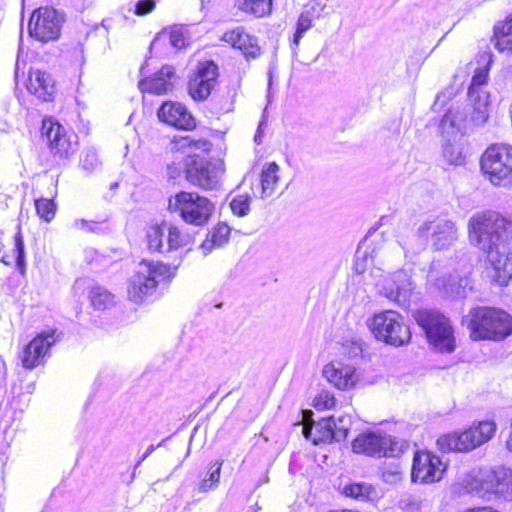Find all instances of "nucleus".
Listing matches in <instances>:
<instances>
[{"label":"nucleus","mask_w":512,"mask_h":512,"mask_svg":"<svg viewBox=\"0 0 512 512\" xmlns=\"http://www.w3.org/2000/svg\"><path fill=\"white\" fill-rule=\"evenodd\" d=\"M224 172L225 166L221 160L209 161L196 154L185 160L186 180L203 190H217Z\"/></svg>","instance_id":"obj_10"},{"label":"nucleus","mask_w":512,"mask_h":512,"mask_svg":"<svg viewBox=\"0 0 512 512\" xmlns=\"http://www.w3.org/2000/svg\"><path fill=\"white\" fill-rule=\"evenodd\" d=\"M368 326L377 340L394 347L404 346L411 339L409 325L404 317L394 310L375 314L369 320Z\"/></svg>","instance_id":"obj_6"},{"label":"nucleus","mask_w":512,"mask_h":512,"mask_svg":"<svg viewBox=\"0 0 512 512\" xmlns=\"http://www.w3.org/2000/svg\"><path fill=\"white\" fill-rule=\"evenodd\" d=\"M279 166L275 162L266 163L261 172V197L271 196L279 182Z\"/></svg>","instance_id":"obj_32"},{"label":"nucleus","mask_w":512,"mask_h":512,"mask_svg":"<svg viewBox=\"0 0 512 512\" xmlns=\"http://www.w3.org/2000/svg\"><path fill=\"white\" fill-rule=\"evenodd\" d=\"M446 464L439 456L428 451H417L413 458L411 479L413 482L435 483L442 479Z\"/></svg>","instance_id":"obj_13"},{"label":"nucleus","mask_w":512,"mask_h":512,"mask_svg":"<svg viewBox=\"0 0 512 512\" xmlns=\"http://www.w3.org/2000/svg\"><path fill=\"white\" fill-rule=\"evenodd\" d=\"M312 22V15L308 11L300 14L296 24V32L293 37V44L295 46L299 45L303 35L312 27Z\"/></svg>","instance_id":"obj_41"},{"label":"nucleus","mask_w":512,"mask_h":512,"mask_svg":"<svg viewBox=\"0 0 512 512\" xmlns=\"http://www.w3.org/2000/svg\"><path fill=\"white\" fill-rule=\"evenodd\" d=\"M434 285L452 299L465 298L467 291L471 289L469 287V279L466 276L451 275L448 280L436 279Z\"/></svg>","instance_id":"obj_25"},{"label":"nucleus","mask_w":512,"mask_h":512,"mask_svg":"<svg viewBox=\"0 0 512 512\" xmlns=\"http://www.w3.org/2000/svg\"><path fill=\"white\" fill-rule=\"evenodd\" d=\"M34 86V96L43 102H53L57 95V84L54 76L47 71H38Z\"/></svg>","instance_id":"obj_26"},{"label":"nucleus","mask_w":512,"mask_h":512,"mask_svg":"<svg viewBox=\"0 0 512 512\" xmlns=\"http://www.w3.org/2000/svg\"><path fill=\"white\" fill-rule=\"evenodd\" d=\"M22 19L24 18V9L21 11Z\"/></svg>","instance_id":"obj_60"},{"label":"nucleus","mask_w":512,"mask_h":512,"mask_svg":"<svg viewBox=\"0 0 512 512\" xmlns=\"http://www.w3.org/2000/svg\"><path fill=\"white\" fill-rule=\"evenodd\" d=\"M155 8L154 0H137L134 3L135 14L143 16L152 12Z\"/></svg>","instance_id":"obj_48"},{"label":"nucleus","mask_w":512,"mask_h":512,"mask_svg":"<svg viewBox=\"0 0 512 512\" xmlns=\"http://www.w3.org/2000/svg\"><path fill=\"white\" fill-rule=\"evenodd\" d=\"M222 462H216L209 469V477L208 480L214 487L217 486L220 480V471H221Z\"/></svg>","instance_id":"obj_52"},{"label":"nucleus","mask_w":512,"mask_h":512,"mask_svg":"<svg viewBox=\"0 0 512 512\" xmlns=\"http://www.w3.org/2000/svg\"><path fill=\"white\" fill-rule=\"evenodd\" d=\"M34 39L42 43L57 41L65 21L64 13L53 7H40L34 10Z\"/></svg>","instance_id":"obj_12"},{"label":"nucleus","mask_w":512,"mask_h":512,"mask_svg":"<svg viewBox=\"0 0 512 512\" xmlns=\"http://www.w3.org/2000/svg\"><path fill=\"white\" fill-rule=\"evenodd\" d=\"M468 240L472 246L485 254L493 268V278L501 286L512 279V258L506 243L512 240V216L486 210L474 213L467 224Z\"/></svg>","instance_id":"obj_1"},{"label":"nucleus","mask_w":512,"mask_h":512,"mask_svg":"<svg viewBox=\"0 0 512 512\" xmlns=\"http://www.w3.org/2000/svg\"><path fill=\"white\" fill-rule=\"evenodd\" d=\"M13 253V255H9L2 252V244L0 243V261L6 265H11L15 262L17 270L21 275H24L26 270L25 250L23 237L20 233L15 236V248Z\"/></svg>","instance_id":"obj_31"},{"label":"nucleus","mask_w":512,"mask_h":512,"mask_svg":"<svg viewBox=\"0 0 512 512\" xmlns=\"http://www.w3.org/2000/svg\"><path fill=\"white\" fill-rule=\"evenodd\" d=\"M496 429L494 421H480L464 431L442 435L438 438L437 444L443 452H468L488 442Z\"/></svg>","instance_id":"obj_5"},{"label":"nucleus","mask_w":512,"mask_h":512,"mask_svg":"<svg viewBox=\"0 0 512 512\" xmlns=\"http://www.w3.org/2000/svg\"><path fill=\"white\" fill-rule=\"evenodd\" d=\"M343 493L358 501H371L377 497L376 490L368 483H351L343 488Z\"/></svg>","instance_id":"obj_34"},{"label":"nucleus","mask_w":512,"mask_h":512,"mask_svg":"<svg viewBox=\"0 0 512 512\" xmlns=\"http://www.w3.org/2000/svg\"><path fill=\"white\" fill-rule=\"evenodd\" d=\"M428 239L435 250H443L451 246L458 238L455 222L435 217L423 222Z\"/></svg>","instance_id":"obj_16"},{"label":"nucleus","mask_w":512,"mask_h":512,"mask_svg":"<svg viewBox=\"0 0 512 512\" xmlns=\"http://www.w3.org/2000/svg\"><path fill=\"white\" fill-rule=\"evenodd\" d=\"M481 169L494 186L512 187V146H489L481 157Z\"/></svg>","instance_id":"obj_9"},{"label":"nucleus","mask_w":512,"mask_h":512,"mask_svg":"<svg viewBox=\"0 0 512 512\" xmlns=\"http://www.w3.org/2000/svg\"><path fill=\"white\" fill-rule=\"evenodd\" d=\"M165 227L167 223L164 222L160 226H153L147 233L148 247L152 251L166 252V245L163 242L165 237Z\"/></svg>","instance_id":"obj_38"},{"label":"nucleus","mask_w":512,"mask_h":512,"mask_svg":"<svg viewBox=\"0 0 512 512\" xmlns=\"http://www.w3.org/2000/svg\"><path fill=\"white\" fill-rule=\"evenodd\" d=\"M493 41L499 52L512 54V15L495 26Z\"/></svg>","instance_id":"obj_29"},{"label":"nucleus","mask_w":512,"mask_h":512,"mask_svg":"<svg viewBox=\"0 0 512 512\" xmlns=\"http://www.w3.org/2000/svg\"><path fill=\"white\" fill-rule=\"evenodd\" d=\"M155 449H156V447L153 444L150 445L147 448L146 452L142 455V457L138 461L137 466L140 465Z\"/></svg>","instance_id":"obj_55"},{"label":"nucleus","mask_w":512,"mask_h":512,"mask_svg":"<svg viewBox=\"0 0 512 512\" xmlns=\"http://www.w3.org/2000/svg\"><path fill=\"white\" fill-rule=\"evenodd\" d=\"M467 112L465 109L452 108L442 118L440 129L447 136L456 135L466 128Z\"/></svg>","instance_id":"obj_27"},{"label":"nucleus","mask_w":512,"mask_h":512,"mask_svg":"<svg viewBox=\"0 0 512 512\" xmlns=\"http://www.w3.org/2000/svg\"><path fill=\"white\" fill-rule=\"evenodd\" d=\"M157 116L161 122L177 129L191 130L195 127L191 113L178 102H164L158 109Z\"/></svg>","instance_id":"obj_19"},{"label":"nucleus","mask_w":512,"mask_h":512,"mask_svg":"<svg viewBox=\"0 0 512 512\" xmlns=\"http://www.w3.org/2000/svg\"><path fill=\"white\" fill-rule=\"evenodd\" d=\"M118 187V183L114 182L111 184V189H116Z\"/></svg>","instance_id":"obj_57"},{"label":"nucleus","mask_w":512,"mask_h":512,"mask_svg":"<svg viewBox=\"0 0 512 512\" xmlns=\"http://www.w3.org/2000/svg\"><path fill=\"white\" fill-rule=\"evenodd\" d=\"M62 333L55 327H48L36 332L34 336V368L43 365L50 357V349L61 338Z\"/></svg>","instance_id":"obj_23"},{"label":"nucleus","mask_w":512,"mask_h":512,"mask_svg":"<svg viewBox=\"0 0 512 512\" xmlns=\"http://www.w3.org/2000/svg\"><path fill=\"white\" fill-rule=\"evenodd\" d=\"M335 405V398L329 392H320L313 400V406L317 410L330 409Z\"/></svg>","instance_id":"obj_46"},{"label":"nucleus","mask_w":512,"mask_h":512,"mask_svg":"<svg viewBox=\"0 0 512 512\" xmlns=\"http://www.w3.org/2000/svg\"><path fill=\"white\" fill-rule=\"evenodd\" d=\"M231 229L225 223H218L207 238L201 244L204 254L211 252L214 248L225 245L230 237Z\"/></svg>","instance_id":"obj_30"},{"label":"nucleus","mask_w":512,"mask_h":512,"mask_svg":"<svg viewBox=\"0 0 512 512\" xmlns=\"http://www.w3.org/2000/svg\"><path fill=\"white\" fill-rule=\"evenodd\" d=\"M323 376L339 390H348L357 382L355 368L339 361H332L323 368Z\"/></svg>","instance_id":"obj_20"},{"label":"nucleus","mask_w":512,"mask_h":512,"mask_svg":"<svg viewBox=\"0 0 512 512\" xmlns=\"http://www.w3.org/2000/svg\"><path fill=\"white\" fill-rule=\"evenodd\" d=\"M413 317L436 350L447 353L455 350L453 328L447 317L437 311L426 309L415 311Z\"/></svg>","instance_id":"obj_8"},{"label":"nucleus","mask_w":512,"mask_h":512,"mask_svg":"<svg viewBox=\"0 0 512 512\" xmlns=\"http://www.w3.org/2000/svg\"><path fill=\"white\" fill-rule=\"evenodd\" d=\"M183 170L185 171V163L172 162L167 166V175L170 179H176L181 175Z\"/></svg>","instance_id":"obj_51"},{"label":"nucleus","mask_w":512,"mask_h":512,"mask_svg":"<svg viewBox=\"0 0 512 512\" xmlns=\"http://www.w3.org/2000/svg\"><path fill=\"white\" fill-rule=\"evenodd\" d=\"M26 30L29 38H32V12L28 13Z\"/></svg>","instance_id":"obj_56"},{"label":"nucleus","mask_w":512,"mask_h":512,"mask_svg":"<svg viewBox=\"0 0 512 512\" xmlns=\"http://www.w3.org/2000/svg\"><path fill=\"white\" fill-rule=\"evenodd\" d=\"M473 340H501L512 334V316L489 307L472 309L463 318Z\"/></svg>","instance_id":"obj_2"},{"label":"nucleus","mask_w":512,"mask_h":512,"mask_svg":"<svg viewBox=\"0 0 512 512\" xmlns=\"http://www.w3.org/2000/svg\"><path fill=\"white\" fill-rule=\"evenodd\" d=\"M237 7L256 17H264L272 9V0H236Z\"/></svg>","instance_id":"obj_35"},{"label":"nucleus","mask_w":512,"mask_h":512,"mask_svg":"<svg viewBox=\"0 0 512 512\" xmlns=\"http://www.w3.org/2000/svg\"><path fill=\"white\" fill-rule=\"evenodd\" d=\"M443 157L449 164L458 165L462 162L460 152L451 144L446 143L443 145Z\"/></svg>","instance_id":"obj_47"},{"label":"nucleus","mask_w":512,"mask_h":512,"mask_svg":"<svg viewBox=\"0 0 512 512\" xmlns=\"http://www.w3.org/2000/svg\"><path fill=\"white\" fill-rule=\"evenodd\" d=\"M251 197L248 194L235 196L230 202V208L233 214L244 217L250 211Z\"/></svg>","instance_id":"obj_43"},{"label":"nucleus","mask_w":512,"mask_h":512,"mask_svg":"<svg viewBox=\"0 0 512 512\" xmlns=\"http://www.w3.org/2000/svg\"><path fill=\"white\" fill-rule=\"evenodd\" d=\"M81 167L88 171H94L99 165L100 161L96 151L94 150H86L83 152V155L80 160Z\"/></svg>","instance_id":"obj_45"},{"label":"nucleus","mask_w":512,"mask_h":512,"mask_svg":"<svg viewBox=\"0 0 512 512\" xmlns=\"http://www.w3.org/2000/svg\"><path fill=\"white\" fill-rule=\"evenodd\" d=\"M168 209L187 224L203 226L213 214L214 204L198 193L181 191L169 198Z\"/></svg>","instance_id":"obj_7"},{"label":"nucleus","mask_w":512,"mask_h":512,"mask_svg":"<svg viewBox=\"0 0 512 512\" xmlns=\"http://www.w3.org/2000/svg\"><path fill=\"white\" fill-rule=\"evenodd\" d=\"M169 42L176 49L185 47L187 37L181 28H174L170 31L163 30L157 34L151 43V49L156 48L160 43Z\"/></svg>","instance_id":"obj_33"},{"label":"nucleus","mask_w":512,"mask_h":512,"mask_svg":"<svg viewBox=\"0 0 512 512\" xmlns=\"http://www.w3.org/2000/svg\"><path fill=\"white\" fill-rule=\"evenodd\" d=\"M173 276L172 268L161 262L144 260L131 277L128 296L135 303H142L152 295L161 281Z\"/></svg>","instance_id":"obj_4"},{"label":"nucleus","mask_w":512,"mask_h":512,"mask_svg":"<svg viewBox=\"0 0 512 512\" xmlns=\"http://www.w3.org/2000/svg\"><path fill=\"white\" fill-rule=\"evenodd\" d=\"M350 424V416L340 415L337 419L335 418V426H333V430L336 436V441L339 442L346 439L350 429Z\"/></svg>","instance_id":"obj_44"},{"label":"nucleus","mask_w":512,"mask_h":512,"mask_svg":"<svg viewBox=\"0 0 512 512\" xmlns=\"http://www.w3.org/2000/svg\"><path fill=\"white\" fill-rule=\"evenodd\" d=\"M40 135L51 153L60 158H68L77 151L78 136L53 117L43 119Z\"/></svg>","instance_id":"obj_11"},{"label":"nucleus","mask_w":512,"mask_h":512,"mask_svg":"<svg viewBox=\"0 0 512 512\" xmlns=\"http://www.w3.org/2000/svg\"><path fill=\"white\" fill-rule=\"evenodd\" d=\"M484 106L485 105H483V107ZM487 118H488V115L486 113V109L482 108V105L479 104V106L477 108H475L474 111H473V114H472V117H471V121L475 125H481V124L486 122Z\"/></svg>","instance_id":"obj_50"},{"label":"nucleus","mask_w":512,"mask_h":512,"mask_svg":"<svg viewBox=\"0 0 512 512\" xmlns=\"http://www.w3.org/2000/svg\"><path fill=\"white\" fill-rule=\"evenodd\" d=\"M413 283L405 270H398L383 280L381 293L394 302L405 304L413 290Z\"/></svg>","instance_id":"obj_18"},{"label":"nucleus","mask_w":512,"mask_h":512,"mask_svg":"<svg viewBox=\"0 0 512 512\" xmlns=\"http://www.w3.org/2000/svg\"><path fill=\"white\" fill-rule=\"evenodd\" d=\"M218 78V66L213 61L199 62L190 76L188 91L194 100L208 98Z\"/></svg>","instance_id":"obj_14"},{"label":"nucleus","mask_w":512,"mask_h":512,"mask_svg":"<svg viewBox=\"0 0 512 512\" xmlns=\"http://www.w3.org/2000/svg\"><path fill=\"white\" fill-rule=\"evenodd\" d=\"M428 240L429 239L422 223L415 233L398 240V244L402 248L405 257H413L426 249Z\"/></svg>","instance_id":"obj_28"},{"label":"nucleus","mask_w":512,"mask_h":512,"mask_svg":"<svg viewBox=\"0 0 512 512\" xmlns=\"http://www.w3.org/2000/svg\"><path fill=\"white\" fill-rule=\"evenodd\" d=\"M340 512H359V511H355V510H343V511H340Z\"/></svg>","instance_id":"obj_58"},{"label":"nucleus","mask_w":512,"mask_h":512,"mask_svg":"<svg viewBox=\"0 0 512 512\" xmlns=\"http://www.w3.org/2000/svg\"><path fill=\"white\" fill-rule=\"evenodd\" d=\"M23 2H25V0H23Z\"/></svg>","instance_id":"obj_61"},{"label":"nucleus","mask_w":512,"mask_h":512,"mask_svg":"<svg viewBox=\"0 0 512 512\" xmlns=\"http://www.w3.org/2000/svg\"><path fill=\"white\" fill-rule=\"evenodd\" d=\"M182 146L195 147L203 152H208L211 148V143L205 139L192 140L190 137L182 138Z\"/></svg>","instance_id":"obj_49"},{"label":"nucleus","mask_w":512,"mask_h":512,"mask_svg":"<svg viewBox=\"0 0 512 512\" xmlns=\"http://www.w3.org/2000/svg\"><path fill=\"white\" fill-rule=\"evenodd\" d=\"M37 214L46 222L51 221L56 213V205L52 200L39 199L34 201Z\"/></svg>","instance_id":"obj_42"},{"label":"nucleus","mask_w":512,"mask_h":512,"mask_svg":"<svg viewBox=\"0 0 512 512\" xmlns=\"http://www.w3.org/2000/svg\"><path fill=\"white\" fill-rule=\"evenodd\" d=\"M221 39L230 44L233 48L242 51L247 59H255L260 55L261 49L258 45L257 38L248 34L243 27L239 26L226 31Z\"/></svg>","instance_id":"obj_21"},{"label":"nucleus","mask_w":512,"mask_h":512,"mask_svg":"<svg viewBox=\"0 0 512 512\" xmlns=\"http://www.w3.org/2000/svg\"><path fill=\"white\" fill-rule=\"evenodd\" d=\"M19 351L17 359L25 369H32V338L30 335H22L19 339Z\"/></svg>","instance_id":"obj_39"},{"label":"nucleus","mask_w":512,"mask_h":512,"mask_svg":"<svg viewBox=\"0 0 512 512\" xmlns=\"http://www.w3.org/2000/svg\"><path fill=\"white\" fill-rule=\"evenodd\" d=\"M464 488L482 498L498 495L512 500V470L505 467H479L470 470L463 478Z\"/></svg>","instance_id":"obj_3"},{"label":"nucleus","mask_w":512,"mask_h":512,"mask_svg":"<svg viewBox=\"0 0 512 512\" xmlns=\"http://www.w3.org/2000/svg\"><path fill=\"white\" fill-rule=\"evenodd\" d=\"M396 446L392 436L375 432L358 435L352 444L354 452L378 457L394 456Z\"/></svg>","instance_id":"obj_15"},{"label":"nucleus","mask_w":512,"mask_h":512,"mask_svg":"<svg viewBox=\"0 0 512 512\" xmlns=\"http://www.w3.org/2000/svg\"><path fill=\"white\" fill-rule=\"evenodd\" d=\"M89 298L92 306L98 310L108 309L114 303V295L99 285L91 287Z\"/></svg>","instance_id":"obj_36"},{"label":"nucleus","mask_w":512,"mask_h":512,"mask_svg":"<svg viewBox=\"0 0 512 512\" xmlns=\"http://www.w3.org/2000/svg\"><path fill=\"white\" fill-rule=\"evenodd\" d=\"M213 488H215V487L213 486V484H211V483L209 482V480H208V479H204V480L199 484V488H198V490H199V492H201V493H205V492H207V491H209L210 489H213Z\"/></svg>","instance_id":"obj_54"},{"label":"nucleus","mask_w":512,"mask_h":512,"mask_svg":"<svg viewBox=\"0 0 512 512\" xmlns=\"http://www.w3.org/2000/svg\"><path fill=\"white\" fill-rule=\"evenodd\" d=\"M166 251H171L185 246L189 242V235L180 231V229L170 223L165 227Z\"/></svg>","instance_id":"obj_37"},{"label":"nucleus","mask_w":512,"mask_h":512,"mask_svg":"<svg viewBox=\"0 0 512 512\" xmlns=\"http://www.w3.org/2000/svg\"><path fill=\"white\" fill-rule=\"evenodd\" d=\"M432 277H433V275H432V273H430L429 274L430 281H432Z\"/></svg>","instance_id":"obj_59"},{"label":"nucleus","mask_w":512,"mask_h":512,"mask_svg":"<svg viewBox=\"0 0 512 512\" xmlns=\"http://www.w3.org/2000/svg\"><path fill=\"white\" fill-rule=\"evenodd\" d=\"M175 78L174 68L166 65L152 77L139 81L138 86L144 93L161 95L172 90Z\"/></svg>","instance_id":"obj_22"},{"label":"nucleus","mask_w":512,"mask_h":512,"mask_svg":"<svg viewBox=\"0 0 512 512\" xmlns=\"http://www.w3.org/2000/svg\"><path fill=\"white\" fill-rule=\"evenodd\" d=\"M488 79V73L485 70H477L471 79V84L468 89V96L473 101L480 100L478 89L485 85Z\"/></svg>","instance_id":"obj_40"},{"label":"nucleus","mask_w":512,"mask_h":512,"mask_svg":"<svg viewBox=\"0 0 512 512\" xmlns=\"http://www.w3.org/2000/svg\"><path fill=\"white\" fill-rule=\"evenodd\" d=\"M333 426H335V417L331 416L314 422L311 426L305 425L303 427V434L305 438L312 440L314 444L327 443L332 440L336 441Z\"/></svg>","instance_id":"obj_24"},{"label":"nucleus","mask_w":512,"mask_h":512,"mask_svg":"<svg viewBox=\"0 0 512 512\" xmlns=\"http://www.w3.org/2000/svg\"><path fill=\"white\" fill-rule=\"evenodd\" d=\"M74 226L77 228V229H80V230H83V231H86V232H94L95 229L92 227L91 223L84 220V219H79V220H76L74 222Z\"/></svg>","instance_id":"obj_53"},{"label":"nucleus","mask_w":512,"mask_h":512,"mask_svg":"<svg viewBox=\"0 0 512 512\" xmlns=\"http://www.w3.org/2000/svg\"><path fill=\"white\" fill-rule=\"evenodd\" d=\"M23 23H21L20 42L18 48V55L15 64L14 79H15V96L18 102L23 106L27 112L29 111L30 96L32 95V67H29L25 74L26 61L23 59Z\"/></svg>","instance_id":"obj_17"}]
</instances>
